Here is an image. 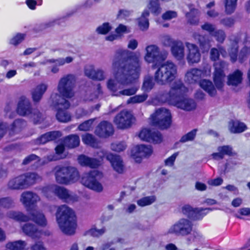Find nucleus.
I'll list each match as a JSON object with an SVG mask.
<instances>
[{"label": "nucleus", "instance_id": "obj_17", "mask_svg": "<svg viewBox=\"0 0 250 250\" xmlns=\"http://www.w3.org/2000/svg\"><path fill=\"white\" fill-rule=\"evenodd\" d=\"M22 230L26 235L33 239L43 238L50 234L48 230H38L34 225L30 223L25 224L22 227Z\"/></svg>", "mask_w": 250, "mask_h": 250}, {"label": "nucleus", "instance_id": "obj_29", "mask_svg": "<svg viewBox=\"0 0 250 250\" xmlns=\"http://www.w3.org/2000/svg\"><path fill=\"white\" fill-rule=\"evenodd\" d=\"M217 152L212 154L211 157L214 160H220L223 158L225 155H230L232 154V148L229 146H219L217 148Z\"/></svg>", "mask_w": 250, "mask_h": 250}, {"label": "nucleus", "instance_id": "obj_53", "mask_svg": "<svg viewBox=\"0 0 250 250\" xmlns=\"http://www.w3.org/2000/svg\"><path fill=\"white\" fill-rule=\"evenodd\" d=\"M214 6V2H210L206 6V11L208 16L210 17H215L217 15V13L214 10L211 9Z\"/></svg>", "mask_w": 250, "mask_h": 250}, {"label": "nucleus", "instance_id": "obj_58", "mask_svg": "<svg viewBox=\"0 0 250 250\" xmlns=\"http://www.w3.org/2000/svg\"><path fill=\"white\" fill-rule=\"evenodd\" d=\"M196 130H193L186 135H184L181 139L182 142H186L192 140L196 135Z\"/></svg>", "mask_w": 250, "mask_h": 250}, {"label": "nucleus", "instance_id": "obj_3", "mask_svg": "<svg viewBox=\"0 0 250 250\" xmlns=\"http://www.w3.org/2000/svg\"><path fill=\"white\" fill-rule=\"evenodd\" d=\"M56 217L59 227L63 233L67 235L75 233L77 224L76 217L72 209L65 205L59 206Z\"/></svg>", "mask_w": 250, "mask_h": 250}, {"label": "nucleus", "instance_id": "obj_41", "mask_svg": "<svg viewBox=\"0 0 250 250\" xmlns=\"http://www.w3.org/2000/svg\"><path fill=\"white\" fill-rule=\"evenodd\" d=\"M63 143L68 147L73 148L79 145L80 139L77 135H70L65 138Z\"/></svg>", "mask_w": 250, "mask_h": 250}, {"label": "nucleus", "instance_id": "obj_4", "mask_svg": "<svg viewBox=\"0 0 250 250\" xmlns=\"http://www.w3.org/2000/svg\"><path fill=\"white\" fill-rule=\"evenodd\" d=\"M188 91V89L180 81L176 82L170 91V103L185 110L189 111L194 109L196 107L195 102L191 99L182 96Z\"/></svg>", "mask_w": 250, "mask_h": 250}, {"label": "nucleus", "instance_id": "obj_28", "mask_svg": "<svg viewBox=\"0 0 250 250\" xmlns=\"http://www.w3.org/2000/svg\"><path fill=\"white\" fill-rule=\"evenodd\" d=\"M85 74L92 79L102 80L104 79V72L100 69L95 70L92 65H88L85 67Z\"/></svg>", "mask_w": 250, "mask_h": 250}, {"label": "nucleus", "instance_id": "obj_18", "mask_svg": "<svg viewBox=\"0 0 250 250\" xmlns=\"http://www.w3.org/2000/svg\"><path fill=\"white\" fill-rule=\"evenodd\" d=\"M214 72L213 73V80L216 87L220 89L222 87L224 83L225 74L224 69L226 66L223 62H216L214 64Z\"/></svg>", "mask_w": 250, "mask_h": 250}, {"label": "nucleus", "instance_id": "obj_57", "mask_svg": "<svg viewBox=\"0 0 250 250\" xmlns=\"http://www.w3.org/2000/svg\"><path fill=\"white\" fill-rule=\"evenodd\" d=\"M236 216L239 218H241L242 216H250V208H242L239 209L236 214Z\"/></svg>", "mask_w": 250, "mask_h": 250}, {"label": "nucleus", "instance_id": "obj_35", "mask_svg": "<svg viewBox=\"0 0 250 250\" xmlns=\"http://www.w3.org/2000/svg\"><path fill=\"white\" fill-rule=\"evenodd\" d=\"M149 12L147 9H145L141 17L138 19L137 21L140 29L142 30H147L149 27L148 17Z\"/></svg>", "mask_w": 250, "mask_h": 250}, {"label": "nucleus", "instance_id": "obj_7", "mask_svg": "<svg viewBox=\"0 0 250 250\" xmlns=\"http://www.w3.org/2000/svg\"><path fill=\"white\" fill-rule=\"evenodd\" d=\"M42 192L43 195L47 198H50L53 195L55 194L59 198L68 203L74 202L78 200V197L76 195L70 193L66 189L63 187L56 185H53L43 188Z\"/></svg>", "mask_w": 250, "mask_h": 250}, {"label": "nucleus", "instance_id": "obj_56", "mask_svg": "<svg viewBox=\"0 0 250 250\" xmlns=\"http://www.w3.org/2000/svg\"><path fill=\"white\" fill-rule=\"evenodd\" d=\"M112 150L120 152L125 150L126 148V145L124 143H113L111 146Z\"/></svg>", "mask_w": 250, "mask_h": 250}, {"label": "nucleus", "instance_id": "obj_33", "mask_svg": "<svg viewBox=\"0 0 250 250\" xmlns=\"http://www.w3.org/2000/svg\"><path fill=\"white\" fill-rule=\"evenodd\" d=\"M145 9H147L149 13L151 12L154 15H158L162 12L159 0H148Z\"/></svg>", "mask_w": 250, "mask_h": 250}, {"label": "nucleus", "instance_id": "obj_9", "mask_svg": "<svg viewBox=\"0 0 250 250\" xmlns=\"http://www.w3.org/2000/svg\"><path fill=\"white\" fill-rule=\"evenodd\" d=\"M152 123L161 128L169 127L172 122V116L169 110L165 108L157 109L150 116Z\"/></svg>", "mask_w": 250, "mask_h": 250}, {"label": "nucleus", "instance_id": "obj_43", "mask_svg": "<svg viewBox=\"0 0 250 250\" xmlns=\"http://www.w3.org/2000/svg\"><path fill=\"white\" fill-rule=\"evenodd\" d=\"M82 141L85 144L92 147H96L98 146V143L91 134H85L83 135L82 137Z\"/></svg>", "mask_w": 250, "mask_h": 250}, {"label": "nucleus", "instance_id": "obj_12", "mask_svg": "<svg viewBox=\"0 0 250 250\" xmlns=\"http://www.w3.org/2000/svg\"><path fill=\"white\" fill-rule=\"evenodd\" d=\"M210 67L207 65L202 69L191 68L188 70L185 75V81L189 83H195L202 78L210 76Z\"/></svg>", "mask_w": 250, "mask_h": 250}, {"label": "nucleus", "instance_id": "obj_15", "mask_svg": "<svg viewBox=\"0 0 250 250\" xmlns=\"http://www.w3.org/2000/svg\"><path fill=\"white\" fill-rule=\"evenodd\" d=\"M105 156L106 159L110 162L111 167L116 172L121 174L125 170V167L122 158L117 155H113L111 153L105 154L102 151L100 153L99 156L102 157Z\"/></svg>", "mask_w": 250, "mask_h": 250}, {"label": "nucleus", "instance_id": "obj_47", "mask_svg": "<svg viewBox=\"0 0 250 250\" xmlns=\"http://www.w3.org/2000/svg\"><path fill=\"white\" fill-rule=\"evenodd\" d=\"M112 27L109 23H104L96 29V32L100 34H106L108 33Z\"/></svg>", "mask_w": 250, "mask_h": 250}, {"label": "nucleus", "instance_id": "obj_31", "mask_svg": "<svg viewBox=\"0 0 250 250\" xmlns=\"http://www.w3.org/2000/svg\"><path fill=\"white\" fill-rule=\"evenodd\" d=\"M206 78H204L200 80L199 82V84L200 86L209 95L213 96L216 94V90L212 82Z\"/></svg>", "mask_w": 250, "mask_h": 250}, {"label": "nucleus", "instance_id": "obj_30", "mask_svg": "<svg viewBox=\"0 0 250 250\" xmlns=\"http://www.w3.org/2000/svg\"><path fill=\"white\" fill-rule=\"evenodd\" d=\"M171 52L173 56L177 60H181L184 58V45L181 42H177L171 47Z\"/></svg>", "mask_w": 250, "mask_h": 250}, {"label": "nucleus", "instance_id": "obj_54", "mask_svg": "<svg viewBox=\"0 0 250 250\" xmlns=\"http://www.w3.org/2000/svg\"><path fill=\"white\" fill-rule=\"evenodd\" d=\"M22 176L25 177V179H30L33 180V183H27L26 187L33 184L35 182L39 181L41 179L40 177L35 173H27L26 174L22 175Z\"/></svg>", "mask_w": 250, "mask_h": 250}, {"label": "nucleus", "instance_id": "obj_20", "mask_svg": "<svg viewBox=\"0 0 250 250\" xmlns=\"http://www.w3.org/2000/svg\"><path fill=\"white\" fill-rule=\"evenodd\" d=\"M181 212L189 218L200 219L208 212V209L202 208L194 209L189 205H185L182 207Z\"/></svg>", "mask_w": 250, "mask_h": 250}, {"label": "nucleus", "instance_id": "obj_55", "mask_svg": "<svg viewBox=\"0 0 250 250\" xmlns=\"http://www.w3.org/2000/svg\"><path fill=\"white\" fill-rule=\"evenodd\" d=\"M177 16V13L175 11L168 10L162 15V18L165 20H170L175 18Z\"/></svg>", "mask_w": 250, "mask_h": 250}, {"label": "nucleus", "instance_id": "obj_32", "mask_svg": "<svg viewBox=\"0 0 250 250\" xmlns=\"http://www.w3.org/2000/svg\"><path fill=\"white\" fill-rule=\"evenodd\" d=\"M78 162L82 166H88L90 167H96L101 164L100 161L91 159L84 155H81L79 157Z\"/></svg>", "mask_w": 250, "mask_h": 250}, {"label": "nucleus", "instance_id": "obj_1", "mask_svg": "<svg viewBox=\"0 0 250 250\" xmlns=\"http://www.w3.org/2000/svg\"><path fill=\"white\" fill-rule=\"evenodd\" d=\"M135 56L133 54L129 60L119 68L115 77L108 80L107 88L114 95L130 96L137 92L138 89L137 86L122 90L125 86L133 83L139 77L140 62L139 58H136Z\"/></svg>", "mask_w": 250, "mask_h": 250}, {"label": "nucleus", "instance_id": "obj_40", "mask_svg": "<svg viewBox=\"0 0 250 250\" xmlns=\"http://www.w3.org/2000/svg\"><path fill=\"white\" fill-rule=\"evenodd\" d=\"M26 246L25 242L18 241L7 243L6 248L9 250H24Z\"/></svg>", "mask_w": 250, "mask_h": 250}, {"label": "nucleus", "instance_id": "obj_36", "mask_svg": "<svg viewBox=\"0 0 250 250\" xmlns=\"http://www.w3.org/2000/svg\"><path fill=\"white\" fill-rule=\"evenodd\" d=\"M242 81V73L236 70L228 77V84L232 86H236L241 83Z\"/></svg>", "mask_w": 250, "mask_h": 250}, {"label": "nucleus", "instance_id": "obj_39", "mask_svg": "<svg viewBox=\"0 0 250 250\" xmlns=\"http://www.w3.org/2000/svg\"><path fill=\"white\" fill-rule=\"evenodd\" d=\"M61 136L60 132L53 131L46 133L42 135L40 138L39 141L41 144H45L50 141L53 140Z\"/></svg>", "mask_w": 250, "mask_h": 250}, {"label": "nucleus", "instance_id": "obj_16", "mask_svg": "<svg viewBox=\"0 0 250 250\" xmlns=\"http://www.w3.org/2000/svg\"><path fill=\"white\" fill-rule=\"evenodd\" d=\"M134 121V118L130 112L123 110L118 114L114 119V123L118 128H127L130 127Z\"/></svg>", "mask_w": 250, "mask_h": 250}, {"label": "nucleus", "instance_id": "obj_26", "mask_svg": "<svg viewBox=\"0 0 250 250\" xmlns=\"http://www.w3.org/2000/svg\"><path fill=\"white\" fill-rule=\"evenodd\" d=\"M17 112L21 115H28L31 113L30 105L29 100L25 97H21L19 101Z\"/></svg>", "mask_w": 250, "mask_h": 250}, {"label": "nucleus", "instance_id": "obj_34", "mask_svg": "<svg viewBox=\"0 0 250 250\" xmlns=\"http://www.w3.org/2000/svg\"><path fill=\"white\" fill-rule=\"evenodd\" d=\"M229 131L233 133H239L247 129L246 125L238 121H231L229 124Z\"/></svg>", "mask_w": 250, "mask_h": 250}, {"label": "nucleus", "instance_id": "obj_45", "mask_svg": "<svg viewBox=\"0 0 250 250\" xmlns=\"http://www.w3.org/2000/svg\"><path fill=\"white\" fill-rule=\"evenodd\" d=\"M237 0H226L225 9L228 14H231L234 12L236 6Z\"/></svg>", "mask_w": 250, "mask_h": 250}, {"label": "nucleus", "instance_id": "obj_49", "mask_svg": "<svg viewBox=\"0 0 250 250\" xmlns=\"http://www.w3.org/2000/svg\"><path fill=\"white\" fill-rule=\"evenodd\" d=\"M147 97L146 94L138 95L130 98L127 101L128 103H140L145 101Z\"/></svg>", "mask_w": 250, "mask_h": 250}, {"label": "nucleus", "instance_id": "obj_50", "mask_svg": "<svg viewBox=\"0 0 250 250\" xmlns=\"http://www.w3.org/2000/svg\"><path fill=\"white\" fill-rule=\"evenodd\" d=\"M194 38L195 40H198L201 47H202L205 51H208L210 47L208 42L206 41L204 37H201L199 35H195Z\"/></svg>", "mask_w": 250, "mask_h": 250}, {"label": "nucleus", "instance_id": "obj_2", "mask_svg": "<svg viewBox=\"0 0 250 250\" xmlns=\"http://www.w3.org/2000/svg\"><path fill=\"white\" fill-rule=\"evenodd\" d=\"M75 80L73 75H68L62 78L57 86L58 93L51 95L52 105L57 110L56 117L61 122H67L71 119L70 114L66 110L70 104L65 98L73 96V87Z\"/></svg>", "mask_w": 250, "mask_h": 250}, {"label": "nucleus", "instance_id": "obj_48", "mask_svg": "<svg viewBox=\"0 0 250 250\" xmlns=\"http://www.w3.org/2000/svg\"><path fill=\"white\" fill-rule=\"evenodd\" d=\"M25 38V34L18 33L11 38L10 43L14 45H18L21 42L24 40Z\"/></svg>", "mask_w": 250, "mask_h": 250}, {"label": "nucleus", "instance_id": "obj_27", "mask_svg": "<svg viewBox=\"0 0 250 250\" xmlns=\"http://www.w3.org/2000/svg\"><path fill=\"white\" fill-rule=\"evenodd\" d=\"M73 61V58L70 56L66 57L65 58H59L57 60H49L46 62L53 63L54 65L51 68V72L53 73H57L59 71V66H62L67 63H69Z\"/></svg>", "mask_w": 250, "mask_h": 250}, {"label": "nucleus", "instance_id": "obj_19", "mask_svg": "<svg viewBox=\"0 0 250 250\" xmlns=\"http://www.w3.org/2000/svg\"><path fill=\"white\" fill-rule=\"evenodd\" d=\"M139 137L142 140L155 144L160 143L162 141V135L159 132L148 128L142 129L139 134Z\"/></svg>", "mask_w": 250, "mask_h": 250}, {"label": "nucleus", "instance_id": "obj_44", "mask_svg": "<svg viewBox=\"0 0 250 250\" xmlns=\"http://www.w3.org/2000/svg\"><path fill=\"white\" fill-rule=\"evenodd\" d=\"M156 200V198L154 196L145 197L138 200L137 204L139 206L145 207L148 206L153 203Z\"/></svg>", "mask_w": 250, "mask_h": 250}, {"label": "nucleus", "instance_id": "obj_13", "mask_svg": "<svg viewBox=\"0 0 250 250\" xmlns=\"http://www.w3.org/2000/svg\"><path fill=\"white\" fill-rule=\"evenodd\" d=\"M145 51L144 60L148 63L157 64L164 59L161 56L159 47L156 45L147 46Z\"/></svg>", "mask_w": 250, "mask_h": 250}, {"label": "nucleus", "instance_id": "obj_38", "mask_svg": "<svg viewBox=\"0 0 250 250\" xmlns=\"http://www.w3.org/2000/svg\"><path fill=\"white\" fill-rule=\"evenodd\" d=\"M47 88V85L44 83H42L38 85L32 92V98L33 101L35 102L40 101Z\"/></svg>", "mask_w": 250, "mask_h": 250}, {"label": "nucleus", "instance_id": "obj_63", "mask_svg": "<svg viewBox=\"0 0 250 250\" xmlns=\"http://www.w3.org/2000/svg\"><path fill=\"white\" fill-rule=\"evenodd\" d=\"M219 56V51L215 48H212L210 51V58L213 61H216Z\"/></svg>", "mask_w": 250, "mask_h": 250}, {"label": "nucleus", "instance_id": "obj_61", "mask_svg": "<svg viewBox=\"0 0 250 250\" xmlns=\"http://www.w3.org/2000/svg\"><path fill=\"white\" fill-rule=\"evenodd\" d=\"M138 45V41L134 39H131L129 40L127 43V47L131 50L135 49Z\"/></svg>", "mask_w": 250, "mask_h": 250}, {"label": "nucleus", "instance_id": "obj_60", "mask_svg": "<svg viewBox=\"0 0 250 250\" xmlns=\"http://www.w3.org/2000/svg\"><path fill=\"white\" fill-rule=\"evenodd\" d=\"M13 204L12 201L9 198H4L0 200V206L9 208Z\"/></svg>", "mask_w": 250, "mask_h": 250}, {"label": "nucleus", "instance_id": "obj_5", "mask_svg": "<svg viewBox=\"0 0 250 250\" xmlns=\"http://www.w3.org/2000/svg\"><path fill=\"white\" fill-rule=\"evenodd\" d=\"M56 181L61 184L70 185L77 182L80 175L76 168L71 167L58 166L55 169Z\"/></svg>", "mask_w": 250, "mask_h": 250}, {"label": "nucleus", "instance_id": "obj_46", "mask_svg": "<svg viewBox=\"0 0 250 250\" xmlns=\"http://www.w3.org/2000/svg\"><path fill=\"white\" fill-rule=\"evenodd\" d=\"M56 153L58 155L57 158H52L51 160H56L59 159H62L66 157V155L64 151V145L61 144L58 145L55 148Z\"/></svg>", "mask_w": 250, "mask_h": 250}, {"label": "nucleus", "instance_id": "obj_52", "mask_svg": "<svg viewBox=\"0 0 250 250\" xmlns=\"http://www.w3.org/2000/svg\"><path fill=\"white\" fill-rule=\"evenodd\" d=\"M153 84H154L152 82V79L151 77H146L144 80L142 89L145 92L148 91L152 88Z\"/></svg>", "mask_w": 250, "mask_h": 250}, {"label": "nucleus", "instance_id": "obj_59", "mask_svg": "<svg viewBox=\"0 0 250 250\" xmlns=\"http://www.w3.org/2000/svg\"><path fill=\"white\" fill-rule=\"evenodd\" d=\"M93 122L92 120H90L81 124L79 126V130L82 131L89 130L91 127Z\"/></svg>", "mask_w": 250, "mask_h": 250}, {"label": "nucleus", "instance_id": "obj_51", "mask_svg": "<svg viewBox=\"0 0 250 250\" xmlns=\"http://www.w3.org/2000/svg\"><path fill=\"white\" fill-rule=\"evenodd\" d=\"M105 229H98L95 227H92L85 233L86 235H90L93 236H99L104 232Z\"/></svg>", "mask_w": 250, "mask_h": 250}, {"label": "nucleus", "instance_id": "obj_42", "mask_svg": "<svg viewBox=\"0 0 250 250\" xmlns=\"http://www.w3.org/2000/svg\"><path fill=\"white\" fill-rule=\"evenodd\" d=\"M190 12L186 13V16L189 22L191 24H196L198 22L197 18L198 12L197 10L189 7Z\"/></svg>", "mask_w": 250, "mask_h": 250}, {"label": "nucleus", "instance_id": "obj_6", "mask_svg": "<svg viewBox=\"0 0 250 250\" xmlns=\"http://www.w3.org/2000/svg\"><path fill=\"white\" fill-rule=\"evenodd\" d=\"M176 74V66L172 62H167L156 71L155 78L158 83L165 84L174 80Z\"/></svg>", "mask_w": 250, "mask_h": 250}, {"label": "nucleus", "instance_id": "obj_37", "mask_svg": "<svg viewBox=\"0 0 250 250\" xmlns=\"http://www.w3.org/2000/svg\"><path fill=\"white\" fill-rule=\"evenodd\" d=\"M202 28L208 31L210 34L215 36L217 38V40L219 42H222L224 39V33L222 31H218L213 33L214 30V27L212 24L208 23H205L202 26Z\"/></svg>", "mask_w": 250, "mask_h": 250}, {"label": "nucleus", "instance_id": "obj_10", "mask_svg": "<svg viewBox=\"0 0 250 250\" xmlns=\"http://www.w3.org/2000/svg\"><path fill=\"white\" fill-rule=\"evenodd\" d=\"M103 174L97 170H93L90 173L85 174L82 178L81 182L85 187L96 192H101L103 190L102 184L99 181Z\"/></svg>", "mask_w": 250, "mask_h": 250}, {"label": "nucleus", "instance_id": "obj_64", "mask_svg": "<svg viewBox=\"0 0 250 250\" xmlns=\"http://www.w3.org/2000/svg\"><path fill=\"white\" fill-rule=\"evenodd\" d=\"M223 182V180L220 178H217L214 180H210L208 181V184L211 186H217L220 185Z\"/></svg>", "mask_w": 250, "mask_h": 250}, {"label": "nucleus", "instance_id": "obj_23", "mask_svg": "<svg viewBox=\"0 0 250 250\" xmlns=\"http://www.w3.org/2000/svg\"><path fill=\"white\" fill-rule=\"evenodd\" d=\"M33 182V179H25V177L22 175L11 179L9 182L8 186L12 189L23 188L26 187L27 183H31Z\"/></svg>", "mask_w": 250, "mask_h": 250}, {"label": "nucleus", "instance_id": "obj_14", "mask_svg": "<svg viewBox=\"0 0 250 250\" xmlns=\"http://www.w3.org/2000/svg\"><path fill=\"white\" fill-rule=\"evenodd\" d=\"M152 152L150 146L136 145L131 148L130 155L136 162H140L143 158L151 155Z\"/></svg>", "mask_w": 250, "mask_h": 250}, {"label": "nucleus", "instance_id": "obj_11", "mask_svg": "<svg viewBox=\"0 0 250 250\" xmlns=\"http://www.w3.org/2000/svg\"><path fill=\"white\" fill-rule=\"evenodd\" d=\"M192 230V222L188 219L181 218L169 227L167 233L175 234L177 235L186 236L190 234Z\"/></svg>", "mask_w": 250, "mask_h": 250}, {"label": "nucleus", "instance_id": "obj_24", "mask_svg": "<svg viewBox=\"0 0 250 250\" xmlns=\"http://www.w3.org/2000/svg\"><path fill=\"white\" fill-rule=\"evenodd\" d=\"M113 129L111 124L103 122L97 127L95 133L100 137H107L113 133Z\"/></svg>", "mask_w": 250, "mask_h": 250}, {"label": "nucleus", "instance_id": "obj_22", "mask_svg": "<svg viewBox=\"0 0 250 250\" xmlns=\"http://www.w3.org/2000/svg\"><path fill=\"white\" fill-rule=\"evenodd\" d=\"M115 34H111L105 37V40L113 42L122 38L125 34L130 32V28L122 24H120L115 30Z\"/></svg>", "mask_w": 250, "mask_h": 250}, {"label": "nucleus", "instance_id": "obj_62", "mask_svg": "<svg viewBox=\"0 0 250 250\" xmlns=\"http://www.w3.org/2000/svg\"><path fill=\"white\" fill-rule=\"evenodd\" d=\"M178 156V153H174L172 155L169 157L165 161L166 165L168 166H171L173 165L176 158Z\"/></svg>", "mask_w": 250, "mask_h": 250}, {"label": "nucleus", "instance_id": "obj_8", "mask_svg": "<svg viewBox=\"0 0 250 250\" xmlns=\"http://www.w3.org/2000/svg\"><path fill=\"white\" fill-rule=\"evenodd\" d=\"M7 216L9 218L18 221L25 222L32 220L41 227H45L47 223L44 215L42 212L38 211H33L30 213L29 216H27L20 212L10 211Z\"/></svg>", "mask_w": 250, "mask_h": 250}, {"label": "nucleus", "instance_id": "obj_21", "mask_svg": "<svg viewBox=\"0 0 250 250\" xmlns=\"http://www.w3.org/2000/svg\"><path fill=\"white\" fill-rule=\"evenodd\" d=\"M187 60L189 64L198 63L201 60V54L197 46L189 42H186Z\"/></svg>", "mask_w": 250, "mask_h": 250}, {"label": "nucleus", "instance_id": "obj_25", "mask_svg": "<svg viewBox=\"0 0 250 250\" xmlns=\"http://www.w3.org/2000/svg\"><path fill=\"white\" fill-rule=\"evenodd\" d=\"M39 201V197L31 192H24L21 195V202L27 208L30 207Z\"/></svg>", "mask_w": 250, "mask_h": 250}]
</instances>
